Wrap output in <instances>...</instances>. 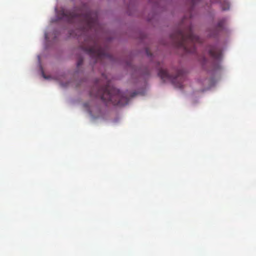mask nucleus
I'll return each mask as SVG.
<instances>
[{"mask_svg":"<svg viewBox=\"0 0 256 256\" xmlns=\"http://www.w3.org/2000/svg\"><path fill=\"white\" fill-rule=\"evenodd\" d=\"M83 63V58H80L77 62V68H79L80 66L82 65Z\"/></svg>","mask_w":256,"mask_h":256,"instance_id":"9d476101","label":"nucleus"},{"mask_svg":"<svg viewBox=\"0 0 256 256\" xmlns=\"http://www.w3.org/2000/svg\"><path fill=\"white\" fill-rule=\"evenodd\" d=\"M198 60L202 62V65H204L206 64V61H207L206 58L203 56L200 58H198Z\"/></svg>","mask_w":256,"mask_h":256,"instance_id":"1a4fd4ad","label":"nucleus"},{"mask_svg":"<svg viewBox=\"0 0 256 256\" xmlns=\"http://www.w3.org/2000/svg\"><path fill=\"white\" fill-rule=\"evenodd\" d=\"M58 16L59 18L64 20L68 22H78L82 33L89 30H94L98 32L101 28L98 21L97 13L90 10L78 14L62 9L58 12Z\"/></svg>","mask_w":256,"mask_h":256,"instance_id":"f257e3e1","label":"nucleus"},{"mask_svg":"<svg viewBox=\"0 0 256 256\" xmlns=\"http://www.w3.org/2000/svg\"><path fill=\"white\" fill-rule=\"evenodd\" d=\"M84 108H88V111H90V108H89V105H88V103H84Z\"/></svg>","mask_w":256,"mask_h":256,"instance_id":"9b49d317","label":"nucleus"},{"mask_svg":"<svg viewBox=\"0 0 256 256\" xmlns=\"http://www.w3.org/2000/svg\"><path fill=\"white\" fill-rule=\"evenodd\" d=\"M224 20H220L216 26L212 30L210 34V37H215L224 28Z\"/></svg>","mask_w":256,"mask_h":256,"instance_id":"0eeeda50","label":"nucleus"},{"mask_svg":"<svg viewBox=\"0 0 256 256\" xmlns=\"http://www.w3.org/2000/svg\"><path fill=\"white\" fill-rule=\"evenodd\" d=\"M135 95H136V94H135V93H134V94H133L132 96V97L134 96Z\"/></svg>","mask_w":256,"mask_h":256,"instance_id":"4468645a","label":"nucleus"},{"mask_svg":"<svg viewBox=\"0 0 256 256\" xmlns=\"http://www.w3.org/2000/svg\"><path fill=\"white\" fill-rule=\"evenodd\" d=\"M92 45L84 48V50L90 56L94 63L102 61L104 58L112 59L106 48H102L98 42L94 40Z\"/></svg>","mask_w":256,"mask_h":256,"instance_id":"20e7f679","label":"nucleus"},{"mask_svg":"<svg viewBox=\"0 0 256 256\" xmlns=\"http://www.w3.org/2000/svg\"><path fill=\"white\" fill-rule=\"evenodd\" d=\"M43 76L44 78H47L44 75V74H43Z\"/></svg>","mask_w":256,"mask_h":256,"instance_id":"2eb2a0df","label":"nucleus"},{"mask_svg":"<svg viewBox=\"0 0 256 256\" xmlns=\"http://www.w3.org/2000/svg\"><path fill=\"white\" fill-rule=\"evenodd\" d=\"M220 3L222 8V10H226L229 9L230 4L228 0H224L223 2L222 0H218Z\"/></svg>","mask_w":256,"mask_h":256,"instance_id":"6e6552de","label":"nucleus"},{"mask_svg":"<svg viewBox=\"0 0 256 256\" xmlns=\"http://www.w3.org/2000/svg\"><path fill=\"white\" fill-rule=\"evenodd\" d=\"M146 54L147 56H150H150H152V54H151V52L148 50V49H146Z\"/></svg>","mask_w":256,"mask_h":256,"instance_id":"f8f14e48","label":"nucleus"},{"mask_svg":"<svg viewBox=\"0 0 256 256\" xmlns=\"http://www.w3.org/2000/svg\"><path fill=\"white\" fill-rule=\"evenodd\" d=\"M158 70V76L164 81L168 80L172 82L176 86L180 88H182V82H178L176 83L177 80L180 78L181 80L183 76H182V72L181 70H178L177 72V75L176 76L170 74L166 70H164L160 66V64L158 62L156 66Z\"/></svg>","mask_w":256,"mask_h":256,"instance_id":"39448f33","label":"nucleus"},{"mask_svg":"<svg viewBox=\"0 0 256 256\" xmlns=\"http://www.w3.org/2000/svg\"><path fill=\"white\" fill-rule=\"evenodd\" d=\"M170 38L176 47L188 53H194L195 44L202 42V40L194 34L191 24L182 29L176 30L171 34Z\"/></svg>","mask_w":256,"mask_h":256,"instance_id":"7ed1b4c3","label":"nucleus"},{"mask_svg":"<svg viewBox=\"0 0 256 256\" xmlns=\"http://www.w3.org/2000/svg\"><path fill=\"white\" fill-rule=\"evenodd\" d=\"M191 3L192 4V5H194L196 4V2L198 1H199L200 0H189Z\"/></svg>","mask_w":256,"mask_h":256,"instance_id":"ddd939ff","label":"nucleus"},{"mask_svg":"<svg viewBox=\"0 0 256 256\" xmlns=\"http://www.w3.org/2000/svg\"><path fill=\"white\" fill-rule=\"evenodd\" d=\"M206 50L214 60L216 62V64L214 65V68L215 70L220 69V66L219 64V62L222 58V50L216 46H208Z\"/></svg>","mask_w":256,"mask_h":256,"instance_id":"423d86ee","label":"nucleus"},{"mask_svg":"<svg viewBox=\"0 0 256 256\" xmlns=\"http://www.w3.org/2000/svg\"><path fill=\"white\" fill-rule=\"evenodd\" d=\"M91 97L100 98L106 104L124 106L128 104L129 98L127 94L122 93L119 90L111 85L110 82L106 80V84L100 86L96 82L90 92Z\"/></svg>","mask_w":256,"mask_h":256,"instance_id":"f03ea898","label":"nucleus"}]
</instances>
